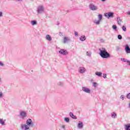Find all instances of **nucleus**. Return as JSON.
Returning a JSON list of instances; mask_svg holds the SVG:
<instances>
[{"instance_id":"nucleus-7","label":"nucleus","mask_w":130,"mask_h":130,"mask_svg":"<svg viewBox=\"0 0 130 130\" xmlns=\"http://www.w3.org/2000/svg\"><path fill=\"white\" fill-rule=\"evenodd\" d=\"M20 128L21 130H29L30 127H28L26 124H21Z\"/></svg>"},{"instance_id":"nucleus-15","label":"nucleus","mask_w":130,"mask_h":130,"mask_svg":"<svg viewBox=\"0 0 130 130\" xmlns=\"http://www.w3.org/2000/svg\"><path fill=\"white\" fill-rule=\"evenodd\" d=\"M124 127L125 130H130V123L124 125Z\"/></svg>"},{"instance_id":"nucleus-35","label":"nucleus","mask_w":130,"mask_h":130,"mask_svg":"<svg viewBox=\"0 0 130 130\" xmlns=\"http://www.w3.org/2000/svg\"><path fill=\"white\" fill-rule=\"evenodd\" d=\"M103 77L104 79H106V78H107V74H104L103 76Z\"/></svg>"},{"instance_id":"nucleus-9","label":"nucleus","mask_w":130,"mask_h":130,"mask_svg":"<svg viewBox=\"0 0 130 130\" xmlns=\"http://www.w3.org/2000/svg\"><path fill=\"white\" fill-rule=\"evenodd\" d=\"M86 68L83 67H79L78 69V72L80 74H85V73H86Z\"/></svg>"},{"instance_id":"nucleus-36","label":"nucleus","mask_w":130,"mask_h":130,"mask_svg":"<svg viewBox=\"0 0 130 130\" xmlns=\"http://www.w3.org/2000/svg\"><path fill=\"white\" fill-rule=\"evenodd\" d=\"M120 99H122L123 100L124 99V95H121V96H120Z\"/></svg>"},{"instance_id":"nucleus-45","label":"nucleus","mask_w":130,"mask_h":130,"mask_svg":"<svg viewBox=\"0 0 130 130\" xmlns=\"http://www.w3.org/2000/svg\"><path fill=\"white\" fill-rule=\"evenodd\" d=\"M60 85H62V83H61V84H60Z\"/></svg>"},{"instance_id":"nucleus-18","label":"nucleus","mask_w":130,"mask_h":130,"mask_svg":"<svg viewBox=\"0 0 130 130\" xmlns=\"http://www.w3.org/2000/svg\"><path fill=\"white\" fill-rule=\"evenodd\" d=\"M117 117V115L116 114V113L113 112L111 113V117L112 118H116Z\"/></svg>"},{"instance_id":"nucleus-37","label":"nucleus","mask_w":130,"mask_h":130,"mask_svg":"<svg viewBox=\"0 0 130 130\" xmlns=\"http://www.w3.org/2000/svg\"><path fill=\"white\" fill-rule=\"evenodd\" d=\"M126 15H128V16H130V11H128L126 13Z\"/></svg>"},{"instance_id":"nucleus-4","label":"nucleus","mask_w":130,"mask_h":130,"mask_svg":"<svg viewBox=\"0 0 130 130\" xmlns=\"http://www.w3.org/2000/svg\"><path fill=\"white\" fill-rule=\"evenodd\" d=\"M26 124L27 126H28V127H30V126H31V127H32V126H34V123H33V122L32 121V119H28L26 120Z\"/></svg>"},{"instance_id":"nucleus-30","label":"nucleus","mask_w":130,"mask_h":130,"mask_svg":"<svg viewBox=\"0 0 130 130\" xmlns=\"http://www.w3.org/2000/svg\"><path fill=\"white\" fill-rule=\"evenodd\" d=\"M118 39L119 40H121V39H122V36H121V35H118Z\"/></svg>"},{"instance_id":"nucleus-13","label":"nucleus","mask_w":130,"mask_h":130,"mask_svg":"<svg viewBox=\"0 0 130 130\" xmlns=\"http://www.w3.org/2000/svg\"><path fill=\"white\" fill-rule=\"evenodd\" d=\"M83 122H81V121H79V123H78V125H77V127L78 128H82V127H83Z\"/></svg>"},{"instance_id":"nucleus-27","label":"nucleus","mask_w":130,"mask_h":130,"mask_svg":"<svg viewBox=\"0 0 130 130\" xmlns=\"http://www.w3.org/2000/svg\"><path fill=\"white\" fill-rule=\"evenodd\" d=\"M98 18H99V20L100 21H101V20H102V15L99 14V15H98Z\"/></svg>"},{"instance_id":"nucleus-20","label":"nucleus","mask_w":130,"mask_h":130,"mask_svg":"<svg viewBox=\"0 0 130 130\" xmlns=\"http://www.w3.org/2000/svg\"><path fill=\"white\" fill-rule=\"evenodd\" d=\"M92 55V52L88 51L86 52V56H88V57H91Z\"/></svg>"},{"instance_id":"nucleus-42","label":"nucleus","mask_w":130,"mask_h":130,"mask_svg":"<svg viewBox=\"0 0 130 130\" xmlns=\"http://www.w3.org/2000/svg\"><path fill=\"white\" fill-rule=\"evenodd\" d=\"M101 2L103 3H104L105 2H106V0H101Z\"/></svg>"},{"instance_id":"nucleus-10","label":"nucleus","mask_w":130,"mask_h":130,"mask_svg":"<svg viewBox=\"0 0 130 130\" xmlns=\"http://www.w3.org/2000/svg\"><path fill=\"white\" fill-rule=\"evenodd\" d=\"M71 41V39L68 37H64L63 39V43L66 44V43H68V42H70Z\"/></svg>"},{"instance_id":"nucleus-6","label":"nucleus","mask_w":130,"mask_h":130,"mask_svg":"<svg viewBox=\"0 0 130 130\" xmlns=\"http://www.w3.org/2000/svg\"><path fill=\"white\" fill-rule=\"evenodd\" d=\"M114 13L113 12H109L105 13V17L107 19H110V18H113Z\"/></svg>"},{"instance_id":"nucleus-8","label":"nucleus","mask_w":130,"mask_h":130,"mask_svg":"<svg viewBox=\"0 0 130 130\" xmlns=\"http://www.w3.org/2000/svg\"><path fill=\"white\" fill-rule=\"evenodd\" d=\"M59 54H61L62 55H68L69 54V52L67 51V50L64 49H60L59 51Z\"/></svg>"},{"instance_id":"nucleus-41","label":"nucleus","mask_w":130,"mask_h":130,"mask_svg":"<svg viewBox=\"0 0 130 130\" xmlns=\"http://www.w3.org/2000/svg\"><path fill=\"white\" fill-rule=\"evenodd\" d=\"M66 128V126H64V125H63L62 126V128Z\"/></svg>"},{"instance_id":"nucleus-2","label":"nucleus","mask_w":130,"mask_h":130,"mask_svg":"<svg viewBox=\"0 0 130 130\" xmlns=\"http://www.w3.org/2000/svg\"><path fill=\"white\" fill-rule=\"evenodd\" d=\"M89 9L90 11H98V6L94 4H91L89 6Z\"/></svg>"},{"instance_id":"nucleus-17","label":"nucleus","mask_w":130,"mask_h":130,"mask_svg":"<svg viewBox=\"0 0 130 130\" xmlns=\"http://www.w3.org/2000/svg\"><path fill=\"white\" fill-rule=\"evenodd\" d=\"M70 116L73 118V119H77V117L73 114L72 112L70 113Z\"/></svg>"},{"instance_id":"nucleus-34","label":"nucleus","mask_w":130,"mask_h":130,"mask_svg":"<svg viewBox=\"0 0 130 130\" xmlns=\"http://www.w3.org/2000/svg\"><path fill=\"white\" fill-rule=\"evenodd\" d=\"M5 66V64L3 62L0 61V67H4Z\"/></svg>"},{"instance_id":"nucleus-40","label":"nucleus","mask_w":130,"mask_h":130,"mask_svg":"<svg viewBox=\"0 0 130 130\" xmlns=\"http://www.w3.org/2000/svg\"><path fill=\"white\" fill-rule=\"evenodd\" d=\"M3 97V93L2 92H0V98Z\"/></svg>"},{"instance_id":"nucleus-5","label":"nucleus","mask_w":130,"mask_h":130,"mask_svg":"<svg viewBox=\"0 0 130 130\" xmlns=\"http://www.w3.org/2000/svg\"><path fill=\"white\" fill-rule=\"evenodd\" d=\"M82 91L86 94H91V89L87 87H82Z\"/></svg>"},{"instance_id":"nucleus-23","label":"nucleus","mask_w":130,"mask_h":130,"mask_svg":"<svg viewBox=\"0 0 130 130\" xmlns=\"http://www.w3.org/2000/svg\"><path fill=\"white\" fill-rule=\"evenodd\" d=\"M0 123L2 125H6V124L5 123V121H4V119H0Z\"/></svg>"},{"instance_id":"nucleus-33","label":"nucleus","mask_w":130,"mask_h":130,"mask_svg":"<svg viewBox=\"0 0 130 130\" xmlns=\"http://www.w3.org/2000/svg\"><path fill=\"white\" fill-rule=\"evenodd\" d=\"M126 98H127V99H130V92L127 94Z\"/></svg>"},{"instance_id":"nucleus-26","label":"nucleus","mask_w":130,"mask_h":130,"mask_svg":"<svg viewBox=\"0 0 130 130\" xmlns=\"http://www.w3.org/2000/svg\"><path fill=\"white\" fill-rule=\"evenodd\" d=\"M97 86H98V83H97L96 82H93L92 83V86L94 87V88L97 87Z\"/></svg>"},{"instance_id":"nucleus-11","label":"nucleus","mask_w":130,"mask_h":130,"mask_svg":"<svg viewBox=\"0 0 130 130\" xmlns=\"http://www.w3.org/2000/svg\"><path fill=\"white\" fill-rule=\"evenodd\" d=\"M20 115L21 118L24 119V118H25V117H26V116H27V113L25 111H21L20 113Z\"/></svg>"},{"instance_id":"nucleus-38","label":"nucleus","mask_w":130,"mask_h":130,"mask_svg":"<svg viewBox=\"0 0 130 130\" xmlns=\"http://www.w3.org/2000/svg\"><path fill=\"white\" fill-rule=\"evenodd\" d=\"M74 34H75V36H78V32L75 31Z\"/></svg>"},{"instance_id":"nucleus-22","label":"nucleus","mask_w":130,"mask_h":130,"mask_svg":"<svg viewBox=\"0 0 130 130\" xmlns=\"http://www.w3.org/2000/svg\"><path fill=\"white\" fill-rule=\"evenodd\" d=\"M121 60H122V61H123L124 62H127V63H128V62H129L130 61L129 60H127L126 59L123 58H121Z\"/></svg>"},{"instance_id":"nucleus-16","label":"nucleus","mask_w":130,"mask_h":130,"mask_svg":"<svg viewBox=\"0 0 130 130\" xmlns=\"http://www.w3.org/2000/svg\"><path fill=\"white\" fill-rule=\"evenodd\" d=\"M122 21V20H121V19H120V17H117V22L118 25H120V24H121Z\"/></svg>"},{"instance_id":"nucleus-29","label":"nucleus","mask_w":130,"mask_h":130,"mask_svg":"<svg viewBox=\"0 0 130 130\" xmlns=\"http://www.w3.org/2000/svg\"><path fill=\"white\" fill-rule=\"evenodd\" d=\"M64 121H66V122H70V118H64Z\"/></svg>"},{"instance_id":"nucleus-44","label":"nucleus","mask_w":130,"mask_h":130,"mask_svg":"<svg viewBox=\"0 0 130 130\" xmlns=\"http://www.w3.org/2000/svg\"><path fill=\"white\" fill-rule=\"evenodd\" d=\"M128 108H130V103L128 104Z\"/></svg>"},{"instance_id":"nucleus-43","label":"nucleus","mask_w":130,"mask_h":130,"mask_svg":"<svg viewBox=\"0 0 130 130\" xmlns=\"http://www.w3.org/2000/svg\"><path fill=\"white\" fill-rule=\"evenodd\" d=\"M15 1H16V2H22V1L23 0H15Z\"/></svg>"},{"instance_id":"nucleus-1","label":"nucleus","mask_w":130,"mask_h":130,"mask_svg":"<svg viewBox=\"0 0 130 130\" xmlns=\"http://www.w3.org/2000/svg\"><path fill=\"white\" fill-rule=\"evenodd\" d=\"M100 55L102 58H109L110 57V54L107 52L105 48H101L99 49Z\"/></svg>"},{"instance_id":"nucleus-28","label":"nucleus","mask_w":130,"mask_h":130,"mask_svg":"<svg viewBox=\"0 0 130 130\" xmlns=\"http://www.w3.org/2000/svg\"><path fill=\"white\" fill-rule=\"evenodd\" d=\"M122 29L123 31H124V32H125L126 31V27L124 25H123L122 26Z\"/></svg>"},{"instance_id":"nucleus-19","label":"nucleus","mask_w":130,"mask_h":130,"mask_svg":"<svg viewBox=\"0 0 130 130\" xmlns=\"http://www.w3.org/2000/svg\"><path fill=\"white\" fill-rule=\"evenodd\" d=\"M80 41H85L86 40V37L85 36H82L79 38Z\"/></svg>"},{"instance_id":"nucleus-32","label":"nucleus","mask_w":130,"mask_h":130,"mask_svg":"<svg viewBox=\"0 0 130 130\" xmlns=\"http://www.w3.org/2000/svg\"><path fill=\"white\" fill-rule=\"evenodd\" d=\"M59 35L60 36H64V34L63 32H59Z\"/></svg>"},{"instance_id":"nucleus-24","label":"nucleus","mask_w":130,"mask_h":130,"mask_svg":"<svg viewBox=\"0 0 130 130\" xmlns=\"http://www.w3.org/2000/svg\"><path fill=\"white\" fill-rule=\"evenodd\" d=\"M101 21L99 20H94V24H96V25H100Z\"/></svg>"},{"instance_id":"nucleus-14","label":"nucleus","mask_w":130,"mask_h":130,"mask_svg":"<svg viewBox=\"0 0 130 130\" xmlns=\"http://www.w3.org/2000/svg\"><path fill=\"white\" fill-rule=\"evenodd\" d=\"M46 40L48 41H51V40H52V38H51V36H50V35H47L46 36Z\"/></svg>"},{"instance_id":"nucleus-31","label":"nucleus","mask_w":130,"mask_h":130,"mask_svg":"<svg viewBox=\"0 0 130 130\" xmlns=\"http://www.w3.org/2000/svg\"><path fill=\"white\" fill-rule=\"evenodd\" d=\"M112 28L114 30H116V29H117V26H116V25H113Z\"/></svg>"},{"instance_id":"nucleus-25","label":"nucleus","mask_w":130,"mask_h":130,"mask_svg":"<svg viewBox=\"0 0 130 130\" xmlns=\"http://www.w3.org/2000/svg\"><path fill=\"white\" fill-rule=\"evenodd\" d=\"M95 75L98 76V77H102V73L101 72H96Z\"/></svg>"},{"instance_id":"nucleus-21","label":"nucleus","mask_w":130,"mask_h":130,"mask_svg":"<svg viewBox=\"0 0 130 130\" xmlns=\"http://www.w3.org/2000/svg\"><path fill=\"white\" fill-rule=\"evenodd\" d=\"M32 26H35V25H37V21L36 20H31L30 22Z\"/></svg>"},{"instance_id":"nucleus-39","label":"nucleus","mask_w":130,"mask_h":130,"mask_svg":"<svg viewBox=\"0 0 130 130\" xmlns=\"http://www.w3.org/2000/svg\"><path fill=\"white\" fill-rule=\"evenodd\" d=\"M1 17H3V12H0V18Z\"/></svg>"},{"instance_id":"nucleus-3","label":"nucleus","mask_w":130,"mask_h":130,"mask_svg":"<svg viewBox=\"0 0 130 130\" xmlns=\"http://www.w3.org/2000/svg\"><path fill=\"white\" fill-rule=\"evenodd\" d=\"M37 12L38 14H42L44 12V7L41 5L37 8Z\"/></svg>"},{"instance_id":"nucleus-12","label":"nucleus","mask_w":130,"mask_h":130,"mask_svg":"<svg viewBox=\"0 0 130 130\" xmlns=\"http://www.w3.org/2000/svg\"><path fill=\"white\" fill-rule=\"evenodd\" d=\"M125 50L126 51V53H130V48L129 46H128V45H125Z\"/></svg>"}]
</instances>
